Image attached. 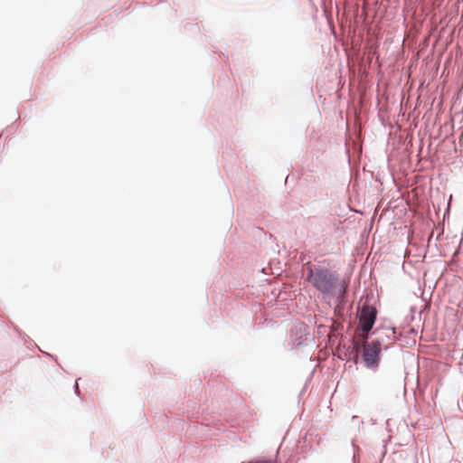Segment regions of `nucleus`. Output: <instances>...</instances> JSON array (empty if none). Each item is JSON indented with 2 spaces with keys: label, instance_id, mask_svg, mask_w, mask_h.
Returning a JSON list of instances; mask_svg holds the SVG:
<instances>
[{
  "label": "nucleus",
  "instance_id": "1",
  "mask_svg": "<svg viewBox=\"0 0 463 463\" xmlns=\"http://www.w3.org/2000/svg\"><path fill=\"white\" fill-rule=\"evenodd\" d=\"M307 280L323 294H330L336 286L337 279L326 269L307 268Z\"/></svg>",
  "mask_w": 463,
  "mask_h": 463
},
{
  "label": "nucleus",
  "instance_id": "2",
  "mask_svg": "<svg viewBox=\"0 0 463 463\" xmlns=\"http://www.w3.org/2000/svg\"><path fill=\"white\" fill-rule=\"evenodd\" d=\"M377 311L372 306H364L361 310L359 324L364 332L362 335L363 339L365 341L368 338V332L372 329L376 319Z\"/></svg>",
  "mask_w": 463,
  "mask_h": 463
},
{
  "label": "nucleus",
  "instance_id": "3",
  "mask_svg": "<svg viewBox=\"0 0 463 463\" xmlns=\"http://www.w3.org/2000/svg\"><path fill=\"white\" fill-rule=\"evenodd\" d=\"M364 361L368 367H374L378 364L379 354L381 351V342L373 341L372 343H364Z\"/></svg>",
  "mask_w": 463,
  "mask_h": 463
}]
</instances>
